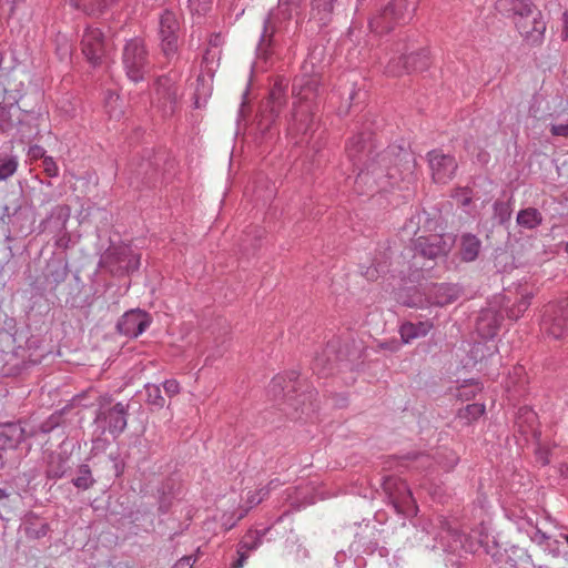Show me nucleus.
<instances>
[{
	"label": "nucleus",
	"mask_w": 568,
	"mask_h": 568,
	"mask_svg": "<svg viewBox=\"0 0 568 568\" xmlns=\"http://www.w3.org/2000/svg\"><path fill=\"white\" fill-rule=\"evenodd\" d=\"M373 141L372 134L364 132L351 138L346 153L357 175L355 190L359 194L374 193L386 187L387 181L405 179L413 173L415 159L410 152L398 145H389L383 151Z\"/></svg>",
	"instance_id": "nucleus-1"
},
{
	"label": "nucleus",
	"mask_w": 568,
	"mask_h": 568,
	"mask_svg": "<svg viewBox=\"0 0 568 568\" xmlns=\"http://www.w3.org/2000/svg\"><path fill=\"white\" fill-rule=\"evenodd\" d=\"M318 75L301 74L294 79L292 93L295 98L290 130L301 133L296 143H310L308 135L314 132V100L318 94Z\"/></svg>",
	"instance_id": "nucleus-2"
},
{
	"label": "nucleus",
	"mask_w": 568,
	"mask_h": 568,
	"mask_svg": "<svg viewBox=\"0 0 568 568\" xmlns=\"http://www.w3.org/2000/svg\"><path fill=\"white\" fill-rule=\"evenodd\" d=\"M304 0H278L277 7L270 10L263 23V31L256 47L258 59L266 60L275 45V34L286 29L288 22L295 18L300 24V17L303 12Z\"/></svg>",
	"instance_id": "nucleus-3"
},
{
	"label": "nucleus",
	"mask_w": 568,
	"mask_h": 568,
	"mask_svg": "<svg viewBox=\"0 0 568 568\" xmlns=\"http://www.w3.org/2000/svg\"><path fill=\"white\" fill-rule=\"evenodd\" d=\"M500 10L511 12L516 17V27L520 34L531 43H539L544 39L546 23L541 12L530 0H498Z\"/></svg>",
	"instance_id": "nucleus-4"
},
{
	"label": "nucleus",
	"mask_w": 568,
	"mask_h": 568,
	"mask_svg": "<svg viewBox=\"0 0 568 568\" xmlns=\"http://www.w3.org/2000/svg\"><path fill=\"white\" fill-rule=\"evenodd\" d=\"M121 60L128 79L134 83L143 81L152 68L148 47L139 37L125 41Z\"/></svg>",
	"instance_id": "nucleus-5"
},
{
	"label": "nucleus",
	"mask_w": 568,
	"mask_h": 568,
	"mask_svg": "<svg viewBox=\"0 0 568 568\" xmlns=\"http://www.w3.org/2000/svg\"><path fill=\"white\" fill-rule=\"evenodd\" d=\"M415 8H409L407 0H390L384 9L369 20L371 31L382 34L395 26L408 22Z\"/></svg>",
	"instance_id": "nucleus-6"
},
{
	"label": "nucleus",
	"mask_w": 568,
	"mask_h": 568,
	"mask_svg": "<svg viewBox=\"0 0 568 568\" xmlns=\"http://www.w3.org/2000/svg\"><path fill=\"white\" fill-rule=\"evenodd\" d=\"M542 331L555 339L568 335V297L549 304L544 313L541 322Z\"/></svg>",
	"instance_id": "nucleus-7"
},
{
	"label": "nucleus",
	"mask_w": 568,
	"mask_h": 568,
	"mask_svg": "<svg viewBox=\"0 0 568 568\" xmlns=\"http://www.w3.org/2000/svg\"><path fill=\"white\" fill-rule=\"evenodd\" d=\"M180 31L179 14L171 10H164L159 20V36L161 49L166 59H172L178 53V33Z\"/></svg>",
	"instance_id": "nucleus-8"
},
{
	"label": "nucleus",
	"mask_w": 568,
	"mask_h": 568,
	"mask_svg": "<svg viewBox=\"0 0 568 568\" xmlns=\"http://www.w3.org/2000/svg\"><path fill=\"white\" fill-rule=\"evenodd\" d=\"M437 538H439L443 549L448 552L460 554L464 551L468 554L477 550V544L447 520H440V531Z\"/></svg>",
	"instance_id": "nucleus-9"
},
{
	"label": "nucleus",
	"mask_w": 568,
	"mask_h": 568,
	"mask_svg": "<svg viewBox=\"0 0 568 568\" xmlns=\"http://www.w3.org/2000/svg\"><path fill=\"white\" fill-rule=\"evenodd\" d=\"M427 162L435 183L446 184L456 174L458 164L453 154L435 149L427 153Z\"/></svg>",
	"instance_id": "nucleus-10"
},
{
	"label": "nucleus",
	"mask_w": 568,
	"mask_h": 568,
	"mask_svg": "<svg viewBox=\"0 0 568 568\" xmlns=\"http://www.w3.org/2000/svg\"><path fill=\"white\" fill-rule=\"evenodd\" d=\"M428 67V51L423 49L418 52L406 55L402 49L397 48L389 58L387 72L398 75L403 72L423 71Z\"/></svg>",
	"instance_id": "nucleus-11"
},
{
	"label": "nucleus",
	"mask_w": 568,
	"mask_h": 568,
	"mask_svg": "<svg viewBox=\"0 0 568 568\" xmlns=\"http://www.w3.org/2000/svg\"><path fill=\"white\" fill-rule=\"evenodd\" d=\"M450 236L433 234L429 236H419L413 243L414 257L422 256L428 260H435L445 256L453 246Z\"/></svg>",
	"instance_id": "nucleus-12"
},
{
	"label": "nucleus",
	"mask_w": 568,
	"mask_h": 568,
	"mask_svg": "<svg viewBox=\"0 0 568 568\" xmlns=\"http://www.w3.org/2000/svg\"><path fill=\"white\" fill-rule=\"evenodd\" d=\"M179 78L178 72H170L169 74L159 77L156 80V99L164 114H172L175 111L180 98L178 87Z\"/></svg>",
	"instance_id": "nucleus-13"
},
{
	"label": "nucleus",
	"mask_w": 568,
	"mask_h": 568,
	"mask_svg": "<svg viewBox=\"0 0 568 568\" xmlns=\"http://www.w3.org/2000/svg\"><path fill=\"white\" fill-rule=\"evenodd\" d=\"M286 89L287 81L284 79L277 80L271 89L266 109L263 111L260 120L261 130H268L272 123L275 122L282 109L286 105Z\"/></svg>",
	"instance_id": "nucleus-14"
},
{
	"label": "nucleus",
	"mask_w": 568,
	"mask_h": 568,
	"mask_svg": "<svg viewBox=\"0 0 568 568\" xmlns=\"http://www.w3.org/2000/svg\"><path fill=\"white\" fill-rule=\"evenodd\" d=\"M81 50L91 65H100L106 53V42L102 31L88 27L81 39Z\"/></svg>",
	"instance_id": "nucleus-15"
},
{
	"label": "nucleus",
	"mask_w": 568,
	"mask_h": 568,
	"mask_svg": "<svg viewBox=\"0 0 568 568\" xmlns=\"http://www.w3.org/2000/svg\"><path fill=\"white\" fill-rule=\"evenodd\" d=\"M128 415L129 404L119 402L109 409H99L94 422L103 423L113 438H118L126 428Z\"/></svg>",
	"instance_id": "nucleus-16"
},
{
	"label": "nucleus",
	"mask_w": 568,
	"mask_h": 568,
	"mask_svg": "<svg viewBox=\"0 0 568 568\" xmlns=\"http://www.w3.org/2000/svg\"><path fill=\"white\" fill-rule=\"evenodd\" d=\"M151 324L150 315L141 310L125 312L116 323V331L126 337L140 336Z\"/></svg>",
	"instance_id": "nucleus-17"
},
{
	"label": "nucleus",
	"mask_w": 568,
	"mask_h": 568,
	"mask_svg": "<svg viewBox=\"0 0 568 568\" xmlns=\"http://www.w3.org/2000/svg\"><path fill=\"white\" fill-rule=\"evenodd\" d=\"M382 485L397 511L405 513L414 505L412 491L402 479L385 477Z\"/></svg>",
	"instance_id": "nucleus-18"
},
{
	"label": "nucleus",
	"mask_w": 568,
	"mask_h": 568,
	"mask_svg": "<svg viewBox=\"0 0 568 568\" xmlns=\"http://www.w3.org/2000/svg\"><path fill=\"white\" fill-rule=\"evenodd\" d=\"M70 215L71 210L68 205H55L51 209L50 214L39 224L40 231L59 235L65 231Z\"/></svg>",
	"instance_id": "nucleus-19"
},
{
	"label": "nucleus",
	"mask_w": 568,
	"mask_h": 568,
	"mask_svg": "<svg viewBox=\"0 0 568 568\" xmlns=\"http://www.w3.org/2000/svg\"><path fill=\"white\" fill-rule=\"evenodd\" d=\"M463 294L458 284L440 283L434 284L428 291V300L432 304L445 306L456 302Z\"/></svg>",
	"instance_id": "nucleus-20"
},
{
	"label": "nucleus",
	"mask_w": 568,
	"mask_h": 568,
	"mask_svg": "<svg viewBox=\"0 0 568 568\" xmlns=\"http://www.w3.org/2000/svg\"><path fill=\"white\" fill-rule=\"evenodd\" d=\"M501 316L493 308L483 310L476 320V331L483 338H493L499 328Z\"/></svg>",
	"instance_id": "nucleus-21"
},
{
	"label": "nucleus",
	"mask_w": 568,
	"mask_h": 568,
	"mask_svg": "<svg viewBox=\"0 0 568 568\" xmlns=\"http://www.w3.org/2000/svg\"><path fill=\"white\" fill-rule=\"evenodd\" d=\"M298 374L292 371L285 375L275 376L270 384V392L275 398L288 397L292 398V394L297 392Z\"/></svg>",
	"instance_id": "nucleus-22"
},
{
	"label": "nucleus",
	"mask_w": 568,
	"mask_h": 568,
	"mask_svg": "<svg viewBox=\"0 0 568 568\" xmlns=\"http://www.w3.org/2000/svg\"><path fill=\"white\" fill-rule=\"evenodd\" d=\"M26 430L20 423L0 426V449H14L24 439Z\"/></svg>",
	"instance_id": "nucleus-23"
},
{
	"label": "nucleus",
	"mask_w": 568,
	"mask_h": 568,
	"mask_svg": "<svg viewBox=\"0 0 568 568\" xmlns=\"http://www.w3.org/2000/svg\"><path fill=\"white\" fill-rule=\"evenodd\" d=\"M70 468V454L52 452L48 456L45 475L50 479L62 478Z\"/></svg>",
	"instance_id": "nucleus-24"
},
{
	"label": "nucleus",
	"mask_w": 568,
	"mask_h": 568,
	"mask_svg": "<svg viewBox=\"0 0 568 568\" xmlns=\"http://www.w3.org/2000/svg\"><path fill=\"white\" fill-rule=\"evenodd\" d=\"M341 0H312L310 20H315L320 26H326Z\"/></svg>",
	"instance_id": "nucleus-25"
},
{
	"label": "nucleus",
	"mask_w": 568,
	"mask_h": 568,
	"mask_svg": "<svg viewBox=\"0 0 568 568\" xmlns=\"http://www.w3.org/2000/svg\"><path fill=\"white\" fill-rule=\"evenodd\" d=\"M22 527L28 538L40 539L49 531L48 523L33 513L24 516Z\"/></svg>",
	"instance_id": "nucleus-26"
},
{
	"label": "nucleus",
	"mask_w": 568,
	"mask_h": 568,
	"mask_svg": "<svg viewBox=\"0 0 568 568\" xmlns=\"http://www.w3.org/2000/svg\"><path fill=\"white\" fill-rule=\"evenodd\" d=\"M432 328L433 323L430 321L406 322L402 324L399 334L404 343H409L413 339L426 336Z\"/></svg>",
	"instance_id": "nucleus-27"
},
{
	"label": "nucleus",
	"mask_w": 568,
	"mask_h": 568,
	"mask_svg": "<svg viewBox=\"0 0 568 568\" xmlns=\"http://www.w3.org/2000/svg\"><path fill=\"white\" fill-rule=\"evenodd\" d=\"M480 240L470 233H465L460 236L459 252L464 262L475 261L480 252Z\"/></svg>",
	"instance_id": "nucleus-28"
},
{
	"label": "nucleus",
	"mask_w": 568,
	"mask_h": 568,
	"mask_svg": "<svg viewBox=\"0 0 568 568\" xmlns=\"http://www.w3.org/2000/svg\"><path fill=\"white\" fill-rule=\"evenodd\" d=\"M158 159L154 161H151L150 159L142 160L134 171L133 179L136 183L141 181V183L151 186L154 184L155 178L158 175Z\"/></svg>",
	"instance_id": "nucleus-29"
},
{
	"label": "nucleus",
	"mask_w": 568,
	"mask_h": 568,
	"mask_svg": "<svg viewBox=\"0 0 568 568\" xmlns=\"http://www.w3.org/2000/svg\"><path fill=\"white\" fill-rule=\"evenodd\" d=\"M113 1L114 0H70V4L87 16H99L102 14Z\"/></svg>",
	"instance_id": "nucleus-30"
},
{
	"label": "nucleus",
	"mask_w": 568,
	"mask_h": 568,
	"mask_svg": "<svg viewBox=\"0 0 568 568\" xmlns=\"http://www.w3.org/2000/svg\"><path fill=\"white\" fill-rule=\"evenodd\" d=\"M529 538L534 544L541 547L544 551L549 552L554 557H558L560 555L559 541L557 539H552L539 528L535 527L529 534Z\"/></svg>",
	"instance_id": "nucleus-31"
},
{
	"label": "nucleus",
	"mask_w": 568,
	"mask_h": 568,
	"mask_svg": "<svg viewBox=\"0 0 568 568\" xmlns=\"http://www.w3.org/2000/svg\"><path fill=\"white\" fill-rule=\"evenodd\" d=\"M216 55H217V52L212 51V50H206V52L203 55V61H202L203 71H202V73L196 79V83H197L196 95L197 97H200L202 94L203 95L206 94V90L201 91L200 85L201 84L204 85V82L206 81V78L209 80H212V78L214 75L213 64H214Z\"/></svg>",
	"instance_id": "nucleus-32"
},
{
	"label": "nucleus",
	"mask_w": 568,
	"mask_h": 568,
	"mask_svg": "<svg viewBox=\"0 0 568 568\" xmlns=\"http://www.w3.org/2000/svg\"><path fill=\"white\" fill-rule=\"evenodd\" d=\"M516 220L519 226L532 230L542 223V215L537 209L527 207L518 212Z\"/></svg>",
	"instance_id": "nucleus-33"
},
{
	"label": "nucleus",
	"mask_w": 568,
	"mask_h": 568,
	"mask_svg": "<svg viewBox=\"0 0 568 568\" xmlns=\"http://www.w3.org/2000/svg\"><path fill=\"white\" fill-rule=\"evenodd\" d=\"M19 168V156L17 154H0V182H6L12 178Z\"/></svg>",
	"instance_id": "nucleus-34"
},
{
	"label": "nucleus",
	"mask_w": 568,
	"mask_h": 568,
	"mask_svg": "<svg viewBox=\"0 0 568 568\" xmlns=\"http://www.w3.org/2000/svg\"><path fill=\"white\" fill-rule=\"evenodd\" d=\"M485 414V405L479 403L468 404L467 406L460 408L458 410V418L463 420L465 424H470L474 420H477Z\"/></svg>",
	"instance_id": "nucleus-35"
},
{
	"label": "nucleus",
	"mask_w": 568,
	"mask_h": 568,
	"mask_svg": "<svg viewBox=\"0 0 568 568\" xmlns=\"http://www.w3.org/2000/svg\"><path fill=\"white\" fill-rule=\"evenodd\" d=\"M95 480L92 477L89 465L82 464L78 469V475L72 479V484L79 488L87 490L94 485Z\"/></svg>",
	"instance_id": "nucleus-36"
},
{
	"label": "nucleus",
	"mask_w": 568,
	"mask_h": 568,
	"mask_svg": "<svg viewBox=\"0 0 568 568\" xmlns=\"http://www.w3.org/2000/svg\"><path fill=\"white\" fill-rule=\"evenodd\" d=\"M130 247L128 246H114L108 250L104 255V262L106 264H118L116 267L123 265L129 257Z\"/></svg>",
	"instance_id": "nucleus-37"
},
{
	"label": "nucleus",
	"mask_w": 568,
	"mask_h": 568,
	"mask_svg": "<svg viewBox=\"0 0 568 568\" xmlns=\"http://www.w3.org/2000/svg\"><path fill=\"white\" fill-rule=\"evenodd\" d=\"M145 392H146V402L149 405H151L158 409L163 408L165 406V399L161 394V388L159 385L146 384Z\"/></svg>",
	"instance_id": "nucleus-38"
},
{
	"label": "nucleus",
	"mask_w": 568,
	"mask_h": 568,
	"mask_svg": "<svg viewBox=\"0 0 568 568\" xmlns=\"http://www.w3.org/2000/svg\"><path fill=\"white\" fill-rule=\"evenodd\" d=\"M278 485H280L278 479H274V480H271L266 487H263L256 491H248L246 501L250 505V507L256 506L260 503H262L267 497L271 489Z\"/></svg>",
	"instance_id": "nucleus-39"
},
{
	"label": "nucleus",
	"mask_w": 568,
	"mask_h": 568,
	"mask_svg": "<svg viewBox=\"0 0 568 568\" xmlns=\"http://www.w3.org/2000/svg\"><path fill=\"white\" fill-rule=\"evenodd\" d=\"M531 298V293L523 294L520 301L507 310V316L514 321L518 320L529 307Z\"/></svg>",
	"instance_id": "nucleus-40"
},
{
	"label": "nucleus",
	"mask_w": 568,
	"mask_h": 568,
	"mask_svg": "<svg viewBox=\"0 0 568 568\" xmlns=\"http://www.w3.org/2000/svg\"><path fill=\"white\" fill-rule=\"evenodd\" d=\"M62 423L63 415L61 413H54L51 416H49L44 422H42L33 434H50L58 429L62 425Z\"/></svg>",
	"instance_id": "nucleus-41"
},
{
	"label": "nucleus",
	"mask_w": 568,
	"mask_h": 568,
	"mask_svg": "<svg viewBox=\"0 0 568 568\" xmlns=\"http://www.w3.org/2000/svg\"><path fill=\"white\" fill-rule=\"evenodd\" d=\"M332 352L333 345L328 344L324 354L315 358L313 368L323 375H327L333 368V361L327 356Z\"/></svg>",
	"instance_id": "nucleus-42"
},
{
	"label": "nucleus",
	"mask_w": 568,
	"mask_h": 568,
	"mask_svg": "<svg viewBox=\"0 0 568 568\" xmlns=\"http://www.w3.org/2000/svg\"><path fill=\"white\" fill-rule=\"evenodd\" d=\"M68 276V270L65 265L57 264L49 266V273L47 275L48 281L52 282L55 286L62 283Z\"/></svg>",
	"instance_id": "nucleus-43"
},
{
	"label": "nucleus",
	"mask_w": 568,
	"mask_h": 568,
	"mask_svg": "<svg viewBox=\"0 0 568 568\" xmlns=\"http://www.w3.org/2000/svg\"><path fill=\"white\" fill-rule=\"evenodd\" d=\"M264 535L265 531L262 534L258 531H250L243 537V539L239 544H245V549L248 552H251L253 550H256L261 546Z\"/></svg>",
	"instance_id": "nucleus-44"
},
{
	"label": "nucleus",
	"mask_w": 568,
	"mask_h": 568,
	"mask_svg": "<svg viewBox=\"0 0 568 568\" xmlns=\"http://www.w3.org/2000/svg\"><path fill=\"white\" fill-rule=\"evenodd\" d=\"M494 215L495 219H497L500 224L506 223L507 221H509L511 215L510 205L503 201H496L494 203Z\"/></svg>",
	"instance_id": "nucleus-45"
},
{
	"label": "nucleus",
	"mask_w": 568,
	"mask_h": 568,
	"mask_svg": "<svg viewBox=\"0 0 568 568\" xmlns=\"http://www.w3.org/2000/svg\"><path fill=\"white\" fill-rule=\"evenodd\" d=\"M13 129V120L10 109L6 105H0V133H8Z\"/></svg>",
	"instance_id": "nucleus-46"
},
{
	"label": "nucleus",
	"mask_w": 568,
	"mask_h": 568,
	"mask_svg": "<svg viewBox=\"0 0 568 568\" xmlns=\"http://www.w3.org/2000/svg\"><path fill=\"white\" fill-rule=\"evenodd\" d=\"M139 265H140V257L139 255L134 254L131 250H130V254H129V257H126V261L123 265H121L120 267H116V268H111L112 272H133L135 270L139 268Z\"/></svg>",
	"instance_id": "nucleus-47"
},
{
	"label": "nucleus",
	"mask_w": 568,
	"mask_h": 568,
	"mask_svg": "<svg viewBox=\"0 0 568 568\" xmlns=\"http://www.w3.org/2000/svg\"><path fill=\"white\" fill-rule=\"evenodd\" d=\"M479 547H483L485 552L489 555L495 561L500 560L501 552L498 544L495 540L484 541V539H480Z\"/></svg>",
	"instance_id": "nucleus-48"
},
{
	"label": "nucleus",
	"mask_w": 568,
	"mask_h": 568,
	"mask_svg": "<svg viewBox=\"0 0 568 568\" xmlns=\"http://www.w3.org/2000/svg\"><path fill=\"white\" fill-rule=\"evenodd\" d=\"M21 210H22V197H19L16 201H13L12 203L3 206V213H2L1 219L4 220L7 217L10 220L11 217L18 215L21 212Z\"/></svg>",
	"instance_id": "nucleus-49"
},
{
	"label": "nucleus",
	"mask_w": 568,
	"mask_h": 568,
	"mask_svg": "<svg viewBox=\"0 0 568 568\" xmlns=\"http://www.w3.org/2000/svg\"><path fill=\"white\" fill-rule=\"evenodd\" d=\"M42 166H43V171L44 173L49 176V178H55L59 175V168L54 161V159L52 156H45L43 160H42Z\"/></svg>",
	"instance_id": "nucleus-50"
},
{
	"label": "nucleus",
	"mask_w": 568,
	"mask_h": 568,
	"mask_svg": "<svg viewBox=\"0 0 568 568\" xmlns=\"http://www.w3.org/2000/svg\"><path fill=\"white\" fill-rule=\"evenodd\" d=\"M245 544H239L237 545V556L239 558L232 564V568H243L250 552L245 549Z\"/></svg>",
	"instance_id": "nucleus-51"
},
{
	"label": "nucleus",
	"mask_w": 568,
	"mask_h": 568,
	"mask_svg": "<svg viewBox=\"0 0 568 568\" xmlns=\"http://www.w3.org/2000/svg\"><path fill=\"white\" fill-rule=\"evenodd\" d=\"M192 11L199 14L206 12L210 9L211 0H187Z\"/></svg>",
	"instance_id": "nucleus-52"
},
{
	"label": "nucleus",
	"mask_w": 568,
	"mask_h": 568,
	"mask_svg": "<svg viewBox=\"0 0 568 568\" xmlns=\"http://www.w3.org/2000/svg\"><path fill=\"white\" fill-rule=\"evenodd\" d=\"M163 388L165 394L170 397L180 393V384L175 379H166L163 383Z\"/></svg>",
	"instance_id": "nucleus-53"
},
{
	"label": "nucleus",
	"mask_w": 568,
	"mask_h": 568,
	"mask_svg": "<svg viewBox=\"0 0 568 568\" xmlns=\"http://www.w3.org/2000/svg\"><path fill=\"white\" fill-rule=\"evenodd\" d=\"M403 458L413 462L420 460L423 467L430 464L429 456L422 453H408L407 455L403 456Z\"/></svg>",
	"instance_id": "nucleus-54"
},
{
	"label": "nucleus",
	"mask_w": 568,
	"mask_h": 568,
	"mask_svg": "<svg viewBox=\"0 0 568 568\" xmlns=\"http://www.w3.org/2000/svg\"><path fill=\"white\" fill-rule=\"evenodd\" d=\"M28 156L31 160H40V159L43 160L47 156L45 150L41 145H38V144L31 145L28 150Z\"/></svg>",
	"instance_id": "nucleus-55"
},
{
	"label": "nucleus",
	"mask_w": 568,
	"mask_h": 568,
	"mask_svg": "<svg viewBox=\"0 0 568 568\" xmlns=\"http://www.w3.org/2000/svg\"><path fill=\"white\" fill-rule=\"evenodd\" d=\"M549 130L554 136L568 138V123L550 124Z\"/></svg>",
	"instance_id": "nucleus-56"
},
{
	"label": "nucleus",
	"mask_w": 568,
	"mask_h": 568,
	"mask_svg": "<svg viewBox=\"0 0 568 568\" xmlns=\"http://www.w3.org/2000/svg\"><path fill=\"white\" fill-rule=\"evenodd\" d=\"M195 561L196 558L193 559L192 556H184L175 564L174 568H192Z\"/></svg>",
	"instance_id": "nucleus-57"
},
{
	"label": "nucleus",
	"mask_w": 568,
	"mask_h": 568,
	"mask_svg": "<svg viewBox=\"0 0 568 568\" xmlns=\"http://www.w3.org/2000/svg\"><path fill=\"white\" fill-rule=\"evenodd\" d=\"M312 398L313 397V392H308L307 394H301L298 395L296 398H295V402L296 404H302L303 407H302V413L303 414H308V408L305 406V402H304V398Z\"/></svg>",
	"instance_id": "nucleus-58"
},
{
	"label": "nucleus",
	"mask_w": 568,
	"mask_h": 568,
	"mask_svg": "<svg viewBox=\"0 0 568 568\" xmlns=\"http://www.w3.org/2000/svg\"><path fill=\"white\" fill-rule=\"evenodd\" d=\"M422 220V214L420 213H417L415 215H413L409 220V224H406L405 225V229L408 231H412L415 233V230H414V226L417 225Z\"/></svg>",
	"instance_id": "nucleus-59"
},
{
	"label": "nucleus",
	"mask_w": 568,
	"mask_h": 568,
	"mask_svg": "<svg viewBox=\"0 0 568 568\" xmlns=\"http://www.w3.org/2000/svg\"><path fill=\"white\" fill-rule=\"evenodd\" d=\"M222 43V39H221V36L220 34H214L211 37L210 39V45L213 47V48H219L220 44Z\"/></svg>",
	"instance_id": "nucleus-60"
},
{
	"label": "nucleus",
	"mask_w": 568,
	"mask_h": 568,
	"mask_svg": "<svg viewBox=\"0 0 568 568\" xmlns=\"http://www.w3.org/2000/svg\"><path fill=\"white\" fill-rule=\"evenodd\" d=\"M547 455H548L547 452H540L539 460L542 465H547L549 463Z\"/></svg>",
	"instance_id": "nucleus-61"
},
{
	"label": "nucleus",
	"mask_w": 568,
	"mask_h": 568,
	"mask_svg": "<svg viewBox=\"0 0 568 568\" xmlns=\"http://www.w3.org/2000/svg\"><path fill=\"white\" fill-rule=\"evenodd\" d=\"M376 273H378V270H376V268H375V270H373V271H369V270L367 271V275H368L371 278L375 277V274H376Z\"/></svg>",
	"instance_id": "nucleus-62"
},
{
	"label": "nucleus",
	"mask_w": 568,
	"mask_h": 568,
	"mask_svg": "<svg viewBox=\"0 0 568 568\" xmlns=\"http://www.w3.org/2000/svg\"><path fill=\"white\" fill-rule=\"evenodd\" d=\"M8 495L3 489H0V500L6 498Z\"/></svg>",
	"instance_id": "nucleus-63"
},
{
	"label": "nucleus",
	"mask_w": 568,
	"mask_h": 568,
	"mask_svg": "<svg viewBox=\"0 0 568 568\" xmlns=\"http://www.w3.org/2000/svg\"><path fill=\"white\" fill-rule=\"evenodd\" d=\"M561 537L566 540V542L568 544V534H561Z\"/></svg>",
	"instance_id": "nucleus-64"
}]
</instances>
